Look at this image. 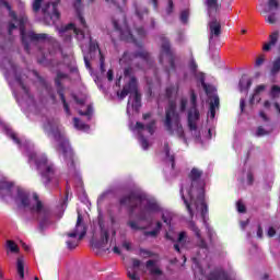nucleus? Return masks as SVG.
Here are the masks:
<instances>
[{
  "label": "nucleus",
  "mask_w": 280,
  "mask_h": 280,
  "mask_svg": "<svg viewBox=\"0 0 280 280\" xmlns=\"http://www.w3.org/2000/svg\"><path fill=\"white\" fill-rule=\"evenodd\" d=\"M18 200H20L24 209H28L31 214L37 222H39V230L45 231L47 224H49V218H51V210L49 207L42 202L38 194H33V202L30 200V195L27 192L19 189Z\"/></svg>",
  "instance_id": "nucleus-1"
},
{
  "label": "nucleus",
  "mask_w": 280,
  "mask_h": 280,
  "mask_svg": "<svg viewBox=\"0 0 280 280\" xmlns=\"http://www.w3.org/2000/svg\"><path fill=\"white\" fill-rule=\"evenodd\" d=\"M119 203L128 205L131 213L137 209H140L139 220L142 222L148 220L145 213H159V211H161V207L156 201L148 199L145 195L137 191H131L127 196L120 198Z\"/></svg>",
  "instance_id": "nucleus-2"
},
{
  "label": "nucleus",
  "mask_w": 280,
  "mask_h": 280,
  "mask_svg": "<svg viewBox=\"0 0 280 280\" xmlns=\"http://www.w3.org/2000/svg\"><path fill=\"white\" fill-rule=\"evenodd\" d=\"M28 161H34L45 187H49V184L54 183V180L55 185H58V179L56 178V166L54 163H49L47 155H38L36 152H31L28 153Z\"/></svg>",
  "instance_id": "nucleus-3"
},
{
  "label": "nucleus",
  "mask_w": 280,
  "mask_h": 280,
  "mask_svg": "<svg viewBox=\"0 0 280 280\" xmlns=\"http://www.w3.org/2000/svg\"><path fill=\"white\" fill-rule=\"evenodd\" d=\"M48 128L57 143H59L58 148L61 150V154L65 158V161L69 167V170H75V161L73 160V149H71V144L69 143V139L65 132H61L58 128V122L48 121Z\"/></svg>",
  "instance_id": "nucleus-4"
},
{
  "label": "nucleus",
  "mask_w": 280,
  "mask_h": 280,
  "mask_svg": "<svg viewBox=\"0 0 280 280\" xmlns=\"http://www.w3.org/2000/svg\"><path fill=\"white\" fill-rule=\"evenodd\" d=\"M164 128L171 137H178V139H185V130L180 122V114L176 112V103L171 102L165 109V117L163 119Z\"/></svg>",
  "instance_id": "nucleus-5"
},
{
  "label": "nucleus",
  "mask_w": 280,
  "mask_h": 280,
  "mask_svg": "<svg viewBox=\"0 0 280 280\" xmlns=\"http://www.w3.org/2000/svg\"><path fill=\"white\" fill-rule=\"evenodd\" d=\"M86 236V224L84 217L78 211L77 223L71 232L66 233V245L68 250H75L80 246V242Z\"/></svg>",
  "instance_id": "nucleus-6"
},
{
  "label": "nucleus",
  "mask_w": 280,
  "mask_h": 280,
  "mask_svg": "<svg viewBox=\"0 0 280 280\" xmlns=\"http://www.w3.org/2000/svg\"><path fill=\"white\" fill-rule=\"evenodd\" d=\"M20 27L21 40L26 54H30V40L31 43H46L49 40V35L47 33H35L34 31L25 32V23H27V18L22 16L15 22Z\"/></svg>",
  "instance_id": "nucleus-7"
},
{
  "label": "nucleus",
  "mask_w": 280,
  "mask_h": 280,
  "mask_svg": "<svg viewBox=\"0 0 280 280\" xmlns=\"http://www.w3.org/2000/svg\"><path fill=\"white\" fill-rule=\"evenodd\" d=\"M160 40L162 43L160 49V65H163V58L166 56L170 65L166 72L170 75L172 72L176 71V54L174 49H172V43H170V39L165 35H161Z\"/></svg>",
  "instance_id": "nucleus-8"
},
{
  "label": "nucleus",
  "mask_w": 280,
  "mask_h": 280,
  "mask_svg": "<svg viewBox=\"0 0 280 280\" xmlns=\"http://www.w3.org/2000/svg\"><path fill=\"white\" fill-rule=\"evenodd\" d=\"M131 93L135 94L132 108L135 110H139V108H141V93H139L137 77L130 78L129 82L124 85L121 92L118 93V97H120V100H126V97Z\"/></svg>",
  "instance_id": "nucleus-9"
},
{
  "label": "nucleus",
  "mask_w": 280,
  "mask_h": 280,
  "mask_svg": "<svg viewBox=\"0 0 280 280\" xmlns=\"http://www.w3.org/2000/svg\"><path fill=\"white\" fill-rule=\"evenodd\" d=\"M190 108L187 114V126L190 132L198 130V121H200V110H198V96L194 90H190Z\"/></svg>",
  "instance_id": "nucleus-10"
},
{
  "label": "nucleus",
  "mask_w": 280,
  "mask_h": 280,
  "mask_svg": "<svg viewBox=\"0 0 280 280\" xmlns=\"http://www.w3.org/2000/svg\"><path fill=\"white\" fill-rule=\"evenodd\" d=\"M203 172L198 167H192L188 174L190 180V189L188 196L190 200H194V191L198 194H205V180H202Z\"/></svg>",
  "instance_id": "nucleus-11"
},
{
  "label": "nucleus",
  "mask_w": 280,
  "mask_h": 280,
  "mask_svg": "<svg viewBox=\"0 0 280 280\" xmlns=\"http://www.w3.org/2000/svg\"><path fill=\"white\" fill-rule=\"evenodd\" d=\"M122 19H124L122 27L119 25V22L117 20L115 19L112 20L114 30L115 32H118L120 40H126V43H133L135 45H137V47H143L142 44H139L137 42V38H135V35H132V32H130V28L126 23V15L122 14Z\"/></svg>",
  "instance_id": "nucleus-12"
},
{
  "label": "nucleus",
  "mask_w": 280,
  "mask_h": 280,
  "mask_svg": "<svg viewBox=\"0 0 280 280\" xmlns=\"http://www.w3.org/2000/svg\"><path fill=\"white\" fill-rule=\"evenodd\" d=\"M206 95H208L209 100H210V117L211 119L215 118V108H220V96H218V94H215V88L206 84V86H202Z\"/></svg>",
  "instance_id": "nucleus-13"
},
{
  "label": "nucleus",
  "mask_w": 280,
  "mask_h": 280,
  "mask_svg": "<svg viewBox=\"0 0 280 280\" xmlns=\"http://www.w3.org/2000/svg\"><path fill=\"white\" fill-rule=\"evenodd\" d=\"M208 27L210 31L209 40H213V38H220V36H222V24L218 19L210 21Z\"/></svg>",
  "instance_id": "nucleus-14"
},
{
  "label": "nucleus",
  "mask_w": 280,
  "mask_h": 280,
  "mask_svg": "<svg viewBox=\"0 0 280 280\" xmlns=\"http://www.w3.org/2000/svg\"><path fill=\"white\" fill-rule=\"evenodd\" d=\"M189 229H190V231H192V233H195V235L198 240V247L207 250L209 248V245H207V241H205V238H202V233L200 232V228H198V225H196V222L190 221Z\"/></svg>",
  "instance_id": "nucleus-15"
},
{
  "label": "nucleus",
  "mask_w": 280,
  "mask_h": 280,
  "mask_svg": "<svg viewBox=\"0 0 280 280\" xmlns=\"http://www.w3.org/2000/svg\"><path fill=\"white\" fill-rule=\"evenodd\" d=\"M190 202H194L195 207L201 205V217L207 218V213H209V206H207V201H205V192L197 194L196 199L192 198Z\"/></svg>",
  "instance_id": "nucleus-16"
},
{
  "label": "nucleus",
  "mask_w": 280,
  "mask_h": 280,
  "mask_svg": "<svg viewBox=\"0 0 280 280\" xmlns=\"http://www.w3.org/2000/svg\"><path fill=\"white\" fill-rule=\"evenodd\" d=\"M135 58H141V60H150V52L142 49L136 52L125 51L122 55V60H135Z\"/></svg>",
  "instance_id": "nucleus-17"
},
{
  "label": "nucleus",
  "mask_w": 280,
  "mask_h": 280,
  "mask_svg": "<svg viewBox=\"0 0 280 280\" xmlns=\"http://www.w3.org/2000/svg\"><path fill=\"white\" fill-rule=\"evenodd\" d=\"M108 240H109L108 230L104 229V226H101V240L95 242L93 244V247L102 250H106V245L108 244Z\"/></svg>",
  "instance_id": "nucleus-18"
},
{
  "label": "nucleus",
  "mask_w": 280,
  "mask_h": 280,
  "mask_svg": "<svg viewBox=\"0 0 280 280\" xmlns=\"http://www.w3.org/2000/svg\"><path fill=\"white\" fill-rule=\"evenodd\" d=\"M145 268L149 270V275L161 277L163 275V270L156 267V260H148L145 262Z\"/></svg>",
  "instance_id": "nucleus-19"
},
{
  "label": "nucleus",
  "mask_w": 280,
  "mask_h": 280,
  "mask_svg": "<svg viewBox=\"0 0 280 280\" xmlns=\"http://www.w3.org/2000/svg\"><path fill=\"white\" fill-rule=\"evenodd\" d=\"M208 280H229V275L222 269H214L208 275Z\"/></svg>",
  "instance_id": "nucleus-20"
},
{
  "label": "nucleus",
  "mask_w": 280,
  "mask_h": 280,
  "mask_svg": "<svg viewBox=\"0 0 280 280\" xmlns=\"http://www.w3.org/2000/svg\"><path fill=\"white\" fill-rule=\"evenodd\" d=\"M74 10L82 27L86 28V20L84 19V15H82V0H74Z\"/></svg>",
  "instance_id": "nucleus-21"
},
{
  "label": "nucleus",
  "mask_w": 280,
  "mask_h": 280,
  "mask_svg": "<svg viewBox=\"0 0 280 280\" xmlns=\"http://www.w3.org/2000/svg\"><path fill=\"white\" fill-rule=\"evenodd\" d=\"M278 40H279V32L276 31L271 35H269V42L264 45L262 51H270V49H272V47L277 45Z\"/></svg>",
  "instance_id": "nucleus-22"
},
{
  "label": "nucleus",
  "mask_w": 280,
  "mask_h": 280,
  "mask_svg": "<svg viewBox=\"0 0 280 280\" xmlns=\"http://www.w3.org/2000/svg\"><path fill=\"white\" fill-rule=\"evenodd\" d=\"M42 12L44 16H50V19H55L56 21H58V19H56V14L54 13V2H46L42 7Z\"/></svg>",
  "instance_id": "nucleus-23"
},
{
  "label": "nucleus",
  "mask_w": 280,
  "mask_h": 280,
  "mask_svg": "<svg viewBox=\"0 0 280 280\" xmlns=\"http://www.w3.org/2000/svg\"><path fill=\"white\" fill-rule=\"evenodd\" d=\"M205 3L208 12H220L222 10V3H219L218 0H206Z\"/></svg>",
  "instance_id": "nucleus-24"
},
{
  "label": "nucleus",
  "mask_w": 280,
  "mask_h": 280,
  "mask_svg": "<svg viewBox=\"0 0 280 280\" xmlns=\"http://www.w3.org/2000/svg\"><path fill=\"white\" fill-rule=\"evenodd\" d=\"M170 142H165L164 143V154L166 156V159H168L171 165H172V170H174V167L176 166V156L174 154L170 153Z\"/></svg>",
  "instance_id": "nucleus-25"
},
{
  "label": "nucleus",
  "mask_w": 280,
  "mask_h": 280,
  "mask_svg": "<svg viewBox=\"0 0 280 280\" xmlns=\"http://www.w3.org/2000/svg\"><path fill=\"white\" fill-rule=\"evenodd\" d=\"M69 30H72L73 33H74L77 36H80V34H81V36L84 38V33L82 32V30L75 27V24H73V23H70V24H68V25L61 27L60 32H61V33H65V32H69Z\"/></svg>",
  "instance_id": "nucleus-26"
},
{
  "label": "nucleus",
  "mask_w": 280,
  "mask_h": 280,
  "mask_svg": "<svg viewBox=\"0 0 280 280\" xmlns=\"http://www.w3.org/2000/svg\"><path fill=\"white\" fill-rule=\"evenodd\" d=\"M57 93L63 104V109H65L66 115L71 116V108L69 107V103H67V98L65 97V91L58 90Z\"/></svg>",
  "instance_id": "nucleus-27"
},
{
  "label": "nucleus",
  "mask_w": 280,
  "mask_h": 280,
  "mask_svg": "<svg viewBox=\"0 0 280 280\" xmlns=\"http://www.w3.org/2000/svg\"><path fill=\"white\" fill-rule=\"evenodd\" d=\"M16 270L21 279H25V262L23 258L19 257L16 260Z\"/></svg>",
  "instance_id": "nucleus-28"
},
{
  "label": "nucleus",
  "mask_w": 280,
  "mask_h": 280,
  "mask_svg": "<svg viewBox=\"0 0 280 280\" xmlns=\"http://www.w3.org/2000/svg\"><path fill=\"white\" fill-rule=\"evenodd\" d=\"M238 86L241 91H248V89L253 86V80L242 77V79L240 80Z\"/></svg>",
  "instance_id": "nucleus-29"
},
{
  "label": "nucleus",
  "mask_w": 280,
  "mask_h": 280,
  "mask_svg": "<svg viewBox=\"0 0 280 280\" xmlns=\"http://www.w3.org/2000/svg\"><path fill=\"white\" fill-rule=\"evenodd\" d=\"M279 72H280V57L273 60L272 66L270 68V75L275 78L276 75H279Z\"/></svg>",
  "instance_id": "nucleus-30"
},
{
  "label": "nucleus",
  "mask_w": 280,
  "mask_h": 280,
  "mask_svg": "<svg viewBox=\"0 0 280 280\" xmlns=\"http://www.w3.org/2000/svg\"><path fill=\"white\" fill-rule=\"evenodd\" d=\"M184 189H185V188L182 187L180 190H179V194H180V196H182V200H184V205H185V207H186V209H187V211H188L190 218H194V210L191 209V203H189V201L187 200V198H185Z\"/></svg>",
  "instance_id": "nucleus-31"
},
{
  "label": "nucleus",
  "mask_w": 280,
  "mask_h": 280,
  "mask_svg": "<svg viewBox=\"0 0 280 280\" xmlns=\"http://www.w3.org/2000/svg\"><path fill=\"white\" fill-rule=\"evenodd\" d=\"M262 91H266V85L260 84V85L256 86L254 94L249 98V104H255V95H259V93H261Z\"/></svg>",
  "instance_id": "nucleus-32"
},
{
  "label": "nucleus",
  "mask_w": 280,
  "mask_h": 280,
  "mask_svg": "<svg viewBox=\"0 0 280 280\" xmlns=\"http://www.w3.org/2000/svg\"><path fill=\"white\" fill-rule=\"evenodd\" d=\"M101 51L100 50V43H97V40H93V37L90 36V51Z\"/></svg>",
  "instance_id": "nucleus-33"
},
{
  "label": "nucleus",
  "mask_w": 280,
  "mask_h": 280,
  "mask_svg": "<svg viewBox=\"0 0 280 280\" xmlns=\"http://www.w3.org/2000/svg\"><path fill=\"white\" fill-rule=\"evenodd\" d=\"M127 224L132 229V231H145V228L139 226L136 221H128Z\"/></svg>",
  "instance_id": "nucleus-34"
},
{
  "label": "nucleus",
  "mask_w": 280,
  "mask_h": 280,
  "mask_svg": "<svg viewBox=\"0 0 280 280\" xmlns=\"http://www.w3.org/2000/svg\"><path fill=\"white\" fill-rule=\"evenodd\" d=\"M7 246L11 250V253H19V245H16L14 241H8Z\"/></svg>",
  "instance_id": "nucleus-35"
},
{
  "label": "nucleus",
  "mask_w": 280,
  "mask_h": 280,
  "mask_svg": "<svg viewBox=\"0 0 280 280\" xmlns=\"http://www.w3.org/2000/svg\"><path fill=\"white\" fill-rule=\"evenodd\" d=\"M51 1H52V12L56 19H60V12L58 11V3H60V0H51Z\"/></svg>",
  "instance_id": "nucleus-36"
},
{
  "label": "nucleus",
  "mask_w": 280,
  "mask_h": 280,
  "mask_svg": "<svg viewBox=\"0 0 280 280\" xmlns=\"http://www.w3.org/2000/svg\"><path fill=\"white\" fill-rule=\"evenodd\" d=\"M40 8H43V0H34L33 2V12H40Z\"/></svg>",
  "instance_id": "nucleus-37"
},
{
  "label": "nucleus",
  "mask_w": 280,
  "mask_h": 280,
  "mask_svg": "<svg viewBox=\"0 0 280 280\" xmlns=\"http://www.w3.org/2000/svg\"><path fill=\"white\" fill-rule=\"evenodd\" d=\"M175 92H176V88L174 85L167 86L165 90V95L167 100H171L172 95H174Z\"/></svg>",
  "instance_id": "nucleus-38"
},
{
  "label": "nucleus",
  "mask_w": 280,
  "mask_h": 280,
  "mask_svg": "<svg viewBox=\"0 0 280 280\" xmlns=\"http://www.w3.org/2000/svg\"><path fill=\"white\" fill-rule=\"evenodd\" d=\"M268 135H270V131L264 129V127L259 126L257 128L256 136H258V137H266Z\"/></svg>",
  "instance_id": "nucleus-39"
},
{
  "label": "nucleus",
  "mask_w": 280,
  "mask_h": 280,
  "mask_svg": "<svg viewBox=\"0 0 280 280\" xmlns=\"http://www.w3.org/2000/svg\"><path fill=\"white\" fill-rule=\"evenodd\" d=\"M154 126H156V120H151L147 126V130L149 133L154 135Z\"/></svg>",
  "instance_id": "nucleus-40"
},
{
  "label": "nucleus",
  "mask_w": 280,
  "mask_h": 280,
  "mask_svg": "<svg viewBox=\"0 0 280 280\" xmlns=\"http://www.w3.org/2000/svg\"><path fill=\"white\" fill-rule=\"evenodd\" d=\"M268 8H269V10H278L279 9V1L268 0Z\"/></svg>",
  "instance_id": "nucleus-41"
},
{
  "label": "nucleus",
  "mask_w": 280,
  "mask_h": 280,
  "mask_svg": "<svg viewBox=\"0 0 280 280\" xmlns=\"http://www.w3.org/2000/svg\"><path fill=\"white\" fill-rule=\"evenodd\" d=\"M74 127H77L79 130H84L86 128V125L79 120V118H73Z\"/></svg>",
  "instance_id": "nucleus-42"
},
{
  "label": "nucleus",
  "mask_w": 280,
  "mask_h": 280,
  "mask_svg": "<svg viewBox=\"0 0 280 280\" xmlns=\"http://www.w3.org/2000/svg\"><path fill=\"white\" fill-rule=\"evenodd\" d=\"M180 21L182 23H187V21H189V11L187 10L182 11Z\"/></svg>",
  "instance_id": "nucleus-43"
},
{
  "label": "nucleus",
  "mask_w": 280,
  "mask_h": 280,
  "mask_svg": "<svg viewBox=\"0 0 280 280\" xmlns=\"http://www.w3.org/2000/svg\"><path fill=\"white\" fill-rule=\"evenodd\" d=\"M238 213H246V206L242 201L236 202Z\"/></svg>",
  "instance_id": "nucleus-44"
},
{
  "label": "nucleus",
  "mask_w": 280,
  "mask_h": 280,
  "mask_svg": "<svg viewBox=\"0 0 280 280\" xmlns=\"http://www.w3.org/2000/svg\"><path fill=\"white\" fill-rule=\"evenodd\" d=\"M16 82L20 84L21 89L27 95L30 93V90L27 89V86H25V83H23V80H21L19 77H16Z\"/></svg>",
  "instance_id": "nucleus-45"
},
{
  "label": "nucleus",
  "mask_w": 280,
  "mask_h": 280,
  "mask_svg": "<svg viewBox=\"0 0 280 280\" xmlns=\"http://www.w3.org/2000/svg\"><path fill=\"white\" fill-rule=\"evenodd\" d=\"M197 78H198V80H199L201 86H207V82H205V80H206L205 73L199 72V73L197 74Z\"/></svg>",
  "instance_id": "nucleus-46"
},
{
  "label": "nucleus",
  "mask_w": 280,
  "mask_h": 280,
  "mask_svg": "<svg viewBox=\"0 0 280 280\" xmlns=\"http://www.w3.org/2000/svg\"><path fill=\"white\" fill-rule=\"evenodd\" d=\"M12 184L8 183V182H0V189H8L11 190L12 189Z\"/></svg>",
  "instance_id": "nucleus-47"
},
{
  "label": "nucleus",
  "mask_w": 280,
  "mask_h": 280,
  "mask_svg": "<svg viewBox=\"0 0 280 280\" xmlns=\"http://www.w3.org/2000/svg\"><path fill=\"white\" fill-rule=\"evenodd\" d=\"M264 62H266V57L264 55H260L257 59H256V67H261V65H264Z\"/></svg>",
  "instance_id": "nucleus-48"
},
{
  "label": "nucleus",
  "mask_w": 280,
  "mask_h": 280,
  "mask_svg": "<svg viewBox=\"0 0 280 280\" xmlns=\"http://www.w3.org/2000/svg\"><path fill=\"white\" fill-rule=\"evenodd\" d=\"M266 23H269L270 25H275L277 23V18H275V13L268 15L266 19Z\"/></svg>",
  "instance_id": "nucleus-49"
},
{
  "label": "nucleus",
  "mask_w": 280,
  "mask_h": 280,
  "mask_svg": "<svg viewBox=\"0 0 280 280\" xmlns=\"http://www.w3.org/2000/svg\"><path fill=\"white\" fill-rule=\"evenodd\" d=\"M186 237H187V233L180 232V233L178 234V238H177L178 244H184Z\"/></svg>",
  "instance_id": "nucleus-50"
},
{
  "label": "nucleus",
  "mask_w": 280,
  "mask_h": 280,
  "mask_svg": "<svg viewBox=\"0 0 280 280\" xmlns=\"http://www.w3.org/2000/svg\"><path fill=\"white\" fill-rule=\"evenodd\" d=\"M189 69L192 73H196V71H198V63H196V61L191 60L189 63Z\"/></svg>",
  "instance_id": "nucleus-51"
},
{
  "label": "nucleus",
  "mask_w": 280,
  "mask_h": 280,
  "mask_svg": "<svg viewBox=\"0 0 280 280\" xmlns=\"http://www.w3.org/2000/svg\"><path fill=\"white\" fill-rule=\"evenodd\" d=\"M72 98L75 102V104H79L80 106H84V100L83 98L78 97V95H75V94H72Z\"/></svg>",
  "instance_id": "nucleus-52"
},
{
  "label": "nucleus",
  "mask_w": 280,
  "mask_h": 280,
  "mask_svg": "<svg viewBox=\"0 0 280 280\" xmlns=\"http://www.w3.org/2000/svg\"><path fill=\"white\" fill-rule=\"evenodd\" d=\"M136 14H137L138 19L141 20V19H143V14H149V11H148V9H143L141 12L139 9H137Z\"/></svg>",
  "instance_id": "nucleus-53"
},
{
  "label": "nucleus",
  "mask_w": 280,
  "mask_h": 280,
  "mask_svg": "<svg viewBox=\"0 0 280 280\" xmlns=\"http://www.w3.org/2000/svg\"><path fill=\"white\" fill-rule=\"evenodd\" d=\"M144 235L148 237V236H151V237H156L159 235V230H153V231H147L144 232Z\"/></svg>",
  "instance_id": "nucleus-54"
},
{
  "label": "nucleus",
  "mask_w": 280,
  "mask_h": 280,
  "mask_svg": "<svg viewBox=\"0 0 280 280\" xmlns=\"http://www.w3.org/2000/svg\"><path fill=\"white\" fill-rule=\"evenodd\" d=\"M127 276L130 280H141V278H139V276H137V272L135 271L133 272L128 271Z\"/></svg>",
  "instance_id": "nucleus-55"
},
{
  "label": "nucleus",
  "mask_w": 280,
  "mask_h": 280,
  "mask_svg": "<svg viewBox=\"0 0 280 280\" xmlns=\"http://www.w3.org/2000/svg\"><path fill=\"white\" fill-rule=\"evenodd\" d=\"M141 145L144 150H148V148H150V142H148V139H145V137H141Z\"/></svg>",
  "instance_id": "nucleus-56"
},
{
  "label": "nucleus",
  "mask_w": 280,
  "mask_h": 280,
  "mask_svg": "<svg viewBox=\"0 0 280 280\" xmlns=\"http://www.w3.org/2000/svg\"><path fill=\"white\" fill-rule=\"evenodd\" d=\"M172 12H174V1L173 0H168V7L166 9V13L167 14H172Z\"/></svg>",
  "instance_id": "nucleus-57"
},
{
  "label": "nucleus",
  "mask_w": 280,
  "mask_h": 280,
  "mask_svg": "<svg viewBox=\"0 0 280 280\" xmlns=\"http://www.w3.org/2000/svg\"><path fill=\"white\" fill-rule=\"evenodd\" d=\"M136 32H137V34H138V36H139L140 38L145 37V28H144V27H138V28L136 30Z\"/></svg>",
  "instance_id": "nucleus-58"
},
{
  "label": "nucleus",
  "mask_w": 280,
  "mask_h": 280,
  "mask_svg": "<svg viewBox=\"0 0 280 280\" xmlns=\"http://www.w3.org/2000/svg\"><path fill=\"white\" fill-rule=\"evenodd\" d=\"M180 110L182 113H185V110H187V98L180 100Z\"/></svg>",
  "instance_id": "nucleus-59"
},
{
  "label": "nucleus",
  "mask_w": 280,
  "mask_h": 280,
  "mask_svg": "<svg viewBox=\"0 0 280 280\" xmlns=\"http://www.w3.org/2000/svg\"><path fill=\"white\" fill-rule=\"evenodd\" d=\"M141 260L137 259V258H133L132 259V268L133 270H136V268H141Z\"/></svg>",
  "instance_id": "nucleus-60"
},
{
  "label": "nucleus",
  "mask_w": 280,
  "mask_h": 280,
  "mask_svg": "<svg viewBox=\"0 0 280 280\" xmlns=\"http://www.w3.org/2000/svg\"><path fill=\"white\" fill-rule=\"evenodd\" d=\"M140 253L142 255H145L147 257H154V255H156L155 253H152V252H150L148 249H143V248L140 249Z\"/></svg>",
  "instance_id": "nucleus-61"
},
{
  "label": "nucleus",
  "mask_w": 280,
  "mask_h": 280,
  "mask_svg": "<svg viewBox=\"0 0 280 280\" xmlns=\"http://www.w3.org/2000/svg\"><path fill=\"white\" fill-rule=\"evenodd\" d=\"M268 237H275L277 235V230L275 228L270 226L267 232Z\"/></svg>",
  "instance_id": "nucleus-62"
},
{
  "label": "nucleus",
  "mask_w": 280,
  "mask_h": 280,
  "mask_svg": "<svg viewBox=\"0 0 280 280\" xmlns=\"http://www.w3.org/2000/svg\"><path fill=\"white\" fill-rule=\"evenodd\" d=\"M122 248H126L127 250H132V244L128 241H124Z\"/></svg>",
  "instance_id": "nucleus-63"
},
{
  "label": "nucleus",
  "mask_w": 280,
  "mask_h": 280,
  "mask_svg": "<svg viewBox=\"0 0 280 280\" xmlns=\"http://www.w3.org/2000/svg\"><path fill=\"white\" fill-rule=\"evenodd\" d=\"M276 93H280V86L279 85H272L271 86V95L275 97Z\"/></svg>",
  "instance_id": "nucleus-64"
}]
</instances>
